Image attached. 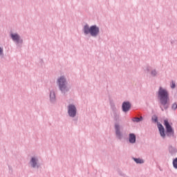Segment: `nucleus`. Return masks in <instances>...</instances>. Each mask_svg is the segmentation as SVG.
<instances>
[{"mask_svg":"<svg viewBox=\"0 0 177 177\" xmlns=\"http://www.w3.org/2000/svg\"><path fill=\"white\" fill-rule=\"evenodd\" d=\"M151 120L155 124H158L159 133L162 139H165L167 136V138L175 137V130H174V127H172V123L170 124L168 119L163 120V124L165 128H164V126L158 122V117L156 115H153Z\"/></svg>","mask_w":177,"mask_h":177,"instance_id":"f257e3e1","label":"nucleus"},{"mask_svg":"<svg viewBox=\"0 0 177 177\" xmlns=\"http://www.w3.org/2000/svg\"><path fill=\"white\" fill-rule=\"evenodd\" d=\"M158 99L159 100L160 108L162 111L169 109V93L167 89L159 87L158 91Z\"/></svg>","mask_w":177,"mask_h":177,"instance_id":"f03ea898","label":"nucleus"},{"mask_svg":"<svg viewBox=\"0 0 177 177\" xmlns=\"http://www.w3.org/2000/svg\"><path fill=\"white\" fill-rule=\"evenodd\" d=\"M84 35H90L96 38L99 34H100V28L97 25H92L89 26L88 24H86L82 29Z\"/></svg>","mask_w":177,"mask_h":177,"instance_id":"7ed1b4c3","label":"nucleus"},{"mask_svg":"<svg viewBox=\"0 0 177 177\" xmlns=\"http://www.w3.org/2000/svg\"><path fill=\"white\" fill-rule=\"evenodd\" d=\"M113 119L115 122L114 124L115 136L119 140H122V138H124V134L122 133V132H121V126L120 125V122L121 120H120V115H118V116H115Z\"/></svg>","mask_w":177,"mask_h":177,"instance_id":"20e7f679","label":"nucleus"},{"mask_svg":"<svg viewBox=\"0 0 177 177\" xmlns=\"http://www.w3.org/2000/svg\"><path fill=\"white\" fill-rule=\"evenodd\" d=\"M57 81L59 91H61L62 95H66V93L70 92V88L66 84L67 81L63 76L60 77Z\"/></svg>","mask_w":177,"mask_h":177,"instance_id":"39448f33","label":"nucleus"},{"mask_svg":"<svg viewBox=\"0 0 177 177\" xmlns=\"http://www.w3.org/2000/svg\"><path fill=\"white\" fill-rule=\"evenodd\" d=\"M10 37L12 39L13 42L15 43L17 48H22L24 41L21 37H20V35L18 33L11 32L10 34Z\"/></svg>","mask_w":177,"mask_h":177,"instance_id":"423d86ee","label":"nucleus"},{"mask_svg":"<svg viewBox=\"0 0 177 177\" xmlns=\"http://www.w3.org/2000/svg\"><path fill=\"white\" fill-rule=\"evenodd\" d=\"M68 114L71 118H75L77 116V106L73 104L68 105Z\"/></svg>","mask_w":177,"mask_h":177,"instance_id":"0eeeda50","label":"nucleus"},{"mask_svg":"<svg viewBox=\"0 0 177 177\" xmlns=\"http://www.w3.org/2000/svg\"><path fill=\"white\" fill-rule=\"evenodd\" d=\"M132 104L129 101H124L122 104V110L123 113H128L131 110Z\"/></svg>","mask_w":177,"mask_h":177,"instance_id":"6e6552de","label":"nucleus"},{"mask_svg":"<svg viewBox=\"0 0 177 177\" xmlns=\"http://www.w3.org/2000/svg\"><path fill=\"white\" fill-rule=\"evenodd\" d=\"M30 164L32 168H39V163H38V159L36 157L31 158Z\"/></svg>","mask_w":177,"mask_h":177,"instance_id":"1a4fd4ad","label":"nucleus"},{"mask_svg":"<svg viewBox=\"0 0 177 177\" xmlns=\"http://www.w3.org/2000/svg\"><path fill=\"white\" fill-rule=\"evenodd\" d=\"M129 142L131 145L136 143V135L135 133H131L129 134Z\"/></svg>","mask_w":177,"mask_h":177,"instance_id":"9d476101","label":"nucleus"},{"mask_svg":"<svg viewBox=\"0 0 177 177\" xmlns=\"http://www.w3.org/2000/svg\"><path fill=\"white\" fill-rule=\"evenodd\" d=\"M49 97L50 103H55V102H56V93H55V91H50Z\"/></svg>","mask_w":177,"mask_h":177,"instance_id":"9b49d317","label":"nucleus"},{"mask_svg":"<svg viewBox=\"0 0 177 177\" xmlns=\"http://www.w3.org/2000/svg\"><path fill=\"white\" fill-rule=\"evenodd\" d=\"M169 152L171 154V156H175L177 153V149L175 148V147H173L172 145L169 146Z\"/></svg>","mask_w":177,"mask_h":177,"instance_id":"f8f14e48","label":"nucleus"},{"mask_svg":"<svg viewBox=\"0 0 177 177\" xmlns=\"http://www.w3.org/2000/svg\"><path fill=\"white\" fill-rule=\"evenodd\" d=\"M109 104L111 106L112 111H118L117 106H115V104L114 103V101H113V100H111L109 101Z\"/></svg>","mask_w":177,"mask_h":177,"instance_id":"ddd939ff","label":"nucleus"},{"mask_svg":"<svg viewBox=\"0 0 177 177\" xmlns=\"http://www.w3.org/2000/svg\"><path fill=\"white\" fill-rule=\"evenodd\" d=\"M133 160L136 164H145V160L140 158H133Z\"/></svg>","mask_w":177,"mask_h":177,"instance_id":"4468645a","label":"nucleus"},{"mask_svg":"<svg viewBox=\"0 0 177 177\" xmlns=\"http://www.w3.org/2000/svg\"><path fill=\"white\" fill-rule=\"evenodd\" d=\"M132 121L133 122H140V121H143V116H140V118H133Z\"/></svg>","mask_w":177,"mask_h":177,"instance_id":"2eb2a0df","label":"nucleus"},{"mask_svg":"<svg viewBox=\"0 0 177 177\" xmlns=\"http://www.w3.org/2000/svg\"><path fill=\"white\" fill-rule=\"evenodd\" d=\"M0 57L3 59L5 57V54L3 53V48L0 46Z\"/></svg>","mask_w":177,"mask_h":177,"instance_id":"dca6fc26","label":"nucleus"},{"mask_svg":"<svg viewBox=\"0 0 177 177\" xmlns=\"http://www.w3.org/2000/svg\"><path fill=\"white\" fill-rule=\"evenodd\" d=\"M173 167L175 169H177V158L173 159Z\"/></svg>","mask_w":177,"mask_h":177,"instance_id":"f3484780","label":"nucleus"},{"mask_svg":"<svg viewBox=\"0 0 177 177\" xmlns=\"http://www.w3.org/2000/svg\"><path fill=\"white\" fill-rule=\"evenodd\" d=\"M151 75L152 77H157V70L153 69L151 71Z\"/></svg>","mask_w":177,"mask_h":177,"instance_id":"a211bd4d","label":"nucleus"},{"mask_svg":"<svg viewBox=\"0 0 177 177\" xmlns=\"http://www.w3.org/2000/svg\"><path fill=\"white\" fill-rule=\"evenodd\" d=\"M170 87L171 88V89H175L176 88V84H175V82L171 81Z\"/></svg>","mask_w":177,"mask_h":177,"instance_id":"6ab92c4d","label":"nucleus"},{"mask_svg":"<svg viewBox=\"0 0 177 177\" xmlns=\"http://www.w3.org/2000/svg\"><path fill=\"white\" fill-rule=\"evenodd\" d=\"M176 109H177V103L174 102L171 105V110L175 111V110H176Z\"/></svg>","mask_w":177,"mask_h":177,"instance_id":"aec40b11","label":"nucleus"},{"mask_svg":"<svg viewBox=\"0 0 177 177\" xmlns=\"http://www.w3.org/2000/svg\"><path fill=\"white\" fill-rule=\"evenodd\" d=\"M113 114V118L117 117L118 115H120V114H118V113H117V111H112Z\"/></svg>","mask_w":177,"mask_h":177,"instance_id":"412c9836","label":"nucleus"},{"mask_svg":"<svg viewBox=\"0 0 177 177\" xmlns=\"http://www.w3.org/2000/svg\"><path fill=\"white\" fill-rule=\"evenodd\" d=\"M150 67L149 66H147V68H146V71H147V73H150Z\"/></svg>","mask_w":177,"mask_h":177,"instance_id":"4be33fe9","label":"nucleus"},{"mask_svg":"<svg viewBox=\"0 0 177 177\" xmlns=\"http://www.w3.org/2000/svg\"><path fill=\"white\" fill-rule=\"evenodd\" d=\"M73 121H78V119L77 118H76V119H73Z\"/></svg>","mask_w":177,"mask_h":177,"instance_id":"5701e85b","label":"nucleus"},{"mask_svg":"<svg viewBox=\"0 0 177 177\" xmlns=\"http://www.w3.org/2000/svg\"><path fill=\"white\" fill-rule=\"evenodd\" d=\"M41 62H44V59H41Z\"/></svg>","mask_w":177,"mask_h":177,"instance_id":"b1692460","label":"nucleus"}]
</instances>
